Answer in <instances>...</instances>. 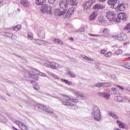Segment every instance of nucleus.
<instances>
[{"label":"nucleus","mask_w":130,"mask_h":130,"mask_svg":"<svg viewBox=\"0 0 130 130\" xmlns=\"http://www.w3.org/2000/svg\"><path fill=\"white\" fill-rule=\"evenodd\" d=\"M111 91L113 92L114 94H117V93H118V90H117V89H116V88L115 87H112Z\"/></svg>","instance_id":"37"},{"label":"nucleus","mask_w":130,"mask_h":130,"mask_svg":"<svg viewBox=\"0 0 130 130\" xmlns=\"http://www.w3.org/2000/svg\"><path fill=\"white\" fill-rule=\"evenodd\" d=\"M74 11L75 9L74 7L69 8L67 13H65L64 11H61L59 9H55L54 11V14L56 16H63V17L65 18V19H70V18H71V16L73 15V13H74Z\"/></svg>","instance_id":"2"},{"label":"nucleus","mask_w":130,"mask_h":130,"mask_svg":"<svg viewBox=\"0 0 130 130\" xmlns=\"http://www.w3.org/2000/svg\"><path fill=\"white\" fill-rule=\"evenodd\" d=\"M49 4H53L55 0H48Z\"/></svg>","instance_id":"50"},{"label":"nucleus","mask_w":130,"mask_h":130,"mask_svg":"<svg viewBox=\"0 0 130 130\" xmlns=\"http://www.w3.org/2000/svg\"><path fill=\"white\" fill-rule=\"evenodd\" d=\"M123 99H127V98H126V96H123Z\"/></svg>","instance_id":"58"},{"label":"nucleus","mask_w":130,"mask_h":130,"mask_svg":"<svg viewBox=\"0 0 130 130\" xmlns=\"http://www.w3.org/2000/svg\"><path fill=\"white\" fill-rule=\"evenodd\" d=\"M74 94L78 97H80L81 95L82 94V93L79 91H75Z\"/></svg>","instance_id":"44"},{"label":"nucleus","mask_w":130,"mask_h":130,"mask_svg":"<svg viewBox=\"0 0 130 130\" xmlns=\"http://www.w3.org/2000/svg\"><path fill=\"white\" fill-rule=\"evenodd\" d=\"M20 5L25 8H29L30 7V3L27 0H21L20 1Z\"/></svg>","instance_id":"17"},{"label":"nucleus","mask_w":130,"mask_h":130,"mask_svg":"<svg viewBox=\"0 0 130 130\" xmlns=\"http://www.w3.org/2000/svg\"><path fill=\"white\" fill-rule=\"evenodd\" d=\"M16 124L18 125L19 127L21 128L22 130H27V126L25 125L23 123L20 122V121H16Z\"/></svg>","instance_id":"16"},{"label":"nucleus","mask_w":130,"mask_h":130,"mask_svg":"<svg viewBox=\"0 0 130 130\" xmlns=\"http://www.w3.org/2000/svg\"><path fill=\"white\" fill-rule=\"evenodd\" d=\"M98 21L100 23H104V22H105V19H104V17L103 16H100L98 18Z\"/></svg>","instance_id":"31"},{"label":"nucleus","mask_w":130,"mask_h":130,"mask_svg":"<svg viewBox=\"0 0 130 130\" xmlns=\"http://www.w3.org/2000/svg\"><path fill=\"white\" fill-rule=\"evenodd\" d=\"M34 70H35L36 72H38V73H37V75H38L39 76H42V77H47V75H46V74L41 72L40 71H38L37 69H34Z\"/></svg>","instance_id":"28"},{"label":"nucleus","mask_w":130,"mask_h":130,"mask_svg":"<svg viewBox=\"0 0 130 130\" xmlns=\"http://www.w3.org/2000/svg\"><path fill=\"white\" fill-rule=\"evenodd\" d=\"M68 2L67 1L66 2L63 1H61L59 3V6H60V9L61 10H63V12L64 13H67L68 11V9H69V7L68 6Z\"/></svg>","instance_id":"9"},{"label":"nucleus","mask_w":130,"mask_h":130,"mask_svg":"<svg viewBox=\"0 0 130 130\" xmlns=\"http://www.w3.org/2000/svg\"><path fill=\"white\" fill-rule=\"evenodd\" d=\"M124 30L128 31L127 33H130V23L127 24V26L124 28Z\"/></svg>","instance_id":"32"},{"label":"nucleus","mask_w":130,"mask_h":130,"mask_svg":"<svg viewBox=\"0 0 130 130\" xmlns=\"http://www.w3.org/2000/svg\"><path fill=\"white\" fill-rule=\"evenodd\" d=\"M3 3V0H0V4H2Z\"/></svg>","instance_id":"59"},{"label":"nucleus","mask_w":130,"mask_h":130,"mask_svg":"<svg viewBox=\"0 0 130 130\" xmlns=\"http://www.w3.org/2000/svg\"><path fill=\"white\" fill-rule=\"evenodd\" d=\"M94 37H102V35H94Z\"/></svg>","instance_id":"53"},{"label":"nucleus","mask_w":130,"mask_h":130,"mask_svg":"<svg viewBox=\"0 0 130 130\" xmlns=\"http://www.w3.org/2000/svg\"><path fill=\"white\" fill-rule=\"evenodd\" d=\"M53 42H54L55 43V44H63V42L61 40H60L59 39H54L53 40Z\"/></svg>","instance_id":"27"},{"label":"nucleus","mask_w":130,"mask_h":130,"mask_svg":"<svg viewBox=\"0 0 130 130\" xmlns=\"http://www.w3.org/2000/svg\"><path fill=\"white\" fill-rule=\"evenodd\" d=\"M122 54V50H117L114 53V54H116V55H119L120 54Z\"/></svg>","instance_id":"34"},{"label":"nucleus","mask_w":130,"mask_h":130,"mask_svg":"<svg viewBox=\"0 0 130 130\" xmlns=\"http://www.w3.org/2000/svg\"><path fill=\"white\" fill-rule=\"evenodd\" d=\"M44 66L49 68V69H52V70H58V69H62V66L61 65L54 62L47 61L46 62L44 63Z\"/></svg>","instance_id":"5"},{"label":"nucleus","mask_w":130,"mask_h":130,"mask_svg":"<svg viewBox=\"0 0 130 130\" xmlns=\"http://www.w3.org/2000/svg\"><path fill=\"white\" fill-rule=\"evenodd\" d=\"M80 98H81V99H82V100H85V99H86V98L85 97V96H84V94L82 93L80 95Z\"/></svg>","instance_id":"49"},{"label":"nucleus","mask_w":130,"mask_h":130,"mask_svg":"<svg viewBox=\"0 0 130 130\" xmlns=\"http://www.w3.org/2000/svg\"><path fill=\"white\" fill-rule=\"evenodd\" d=\"M66 2L71 6H78V1L77 0H66Z\"/></svg>","instance_id":"20"},{"label":"nucleus","mask_w":130,"mask_h":130,"mask_svg":"<svg viewBox=\"0 0 130 130\" xmlns=\"http://www.w3.org/2000/svg\"><path fill=\"white\" fill-rule=\"evenodd\" d=\"M0 121H2V122H7V119L5 116H3L0 115Z\"/></svg>","instance_id":"33"},{"label":"nucleus","mask_w":130,"mask_h":130,"mask_svg":"<svg viewBox=\"0 0 130 130\" xmlns=\"http://www.w3.org/2000/svg\"><path fill=\"white\" fill-rule=\"evenodd\" d=\"M63 98V100L62 101V104L65 106H73L74 104L70 102H74V103H78V99H74L73 98H70L68 95H65L64 94H61ZM70 101V102H69Z\"/></svg>","instance_id":"3"},{"label":"nucleus","mask_w":130,"mask_h":130,"mask_svg":"<svg viewBox=\"0 0 130 130\" xmlns=\"http://www.w3.org/2000/svg\"><path fill=\"white\" fill-rule=\"evenodd\" d=\"M106 17L108 21L110 22H113L115 19V17H116V14L113 11H108L106 13Z\"/></svg>","instance_id":"7"},{"label":"nucleus","mask_w":130,"mask_h":130,"mask_svg":"<svg viewBox=\"0 0 130 130\" xmlns=\"http://www.w3.org/2000/svg\"><path fill=\"white\" fill-rule=\"evenodd\" d=\"M114 99L115 101H116L117 102H123V99L120 96H115Z\"/></svg>","instance_id":"23"},{"label":"nucleus","mask_w":130,"mask_h":130,"mask_svg":"<svg viewBox=\"0 0 130 130\" xmlns=\"http://www.w3.org/2000/svg\"><path fill=\"white\" fill-rule=\"evenodd\" d=\"M81 57H82V58H84V59H85V60H88V61H94V59L89 58V57H87V56L85 55H81Z\"/></svg>","instance_id":"26"},{"label":"nucleus","mask_w":130,"mask_h":130,"mask_svg":"<svg viewBox=\"0 0 130 130\" xmlns=\"http://www.w3.org/2000/svg\"><path fill=\"white\" fill-rule=\"evenodd\" d=\"M66 75L70 77V78H76L77 77V74L71 71H68Z\"/></svg>","instance_id":"21"},{"label":"nucleus","mask_w":130,"mask_h":130,"mask_svg":"<svg viewBox=\"0 0 130 130\" xmlns=\"http://www.w3.org/2000/svg\"><path fill=\"white\" fill-rule=\"evenodd\" d=\"M128 58L129 59H130V57H128Z\"/></svg>","instance_id":"61"},{"label":"nucleus","mask_w":130,"mask_h":130,"mask_svg":"<svg viewBox=\"0 0 130 130\" xmlns=\"http://www.w3.org/2000/svg\"><path fill=\"white\" fill-rule=\"evenodd\" d=\"M109 32V29L108 28H104L103 31V33H104V34H108Z\"/></svg>","instance_id":"43"},{"label":"nucleus","mask_w":130,"mask_h":130,"mask_svg":"<svg viewBox=\"0 0 130 130\" xmlns=\"http://www.w3.org/2000/svg\"><path fill=\"white\" fill-rule=\"evenodd\" d=\"M127 39V36L125 34L120 33L118 35V40L120 41H125Z\"/></svg>","instance_id":"13"},{"label":"nucleus","mask_w":130,"mask_h":130,"mask_svg":"<svg viewBox=\"0 0 130 130\" xmlns=\"http://www.w3.org/2000/svg\"><path fill=\"white\" fill-rule=\"evenodd\" d=\"M41 13H47V14H51L52 8L51 7L45 4L41 8Z\"/></svg>","instance_id":"8"},{"label":"nucleus","mask_w":130,"mask_h":130,"mask_svg":"<svg viewBox=\"0 0 130 130\" xmlns=\"http://www.w3.org/2000/svg\"><path fill=\"white\" fill-rule=\"evenodd\" d=\"M118 18L120 19V20H123V21H126L127 18H126V15L124 13H119L117 15Z\"/></svg>","instance_id":"18"},{"label":"nucleus","mask_w":130,"mask_h":130,"mask_svg":"<svg viewBox=\"0 0 130 130\" xmlns=\"http://www.w3.org/2000/svg\"><path fill=\"white\" fill-rule=\"evenodd\" d=\"M97 16H98V13L96 11H94L89 16V20L92 22V21H95L96 18H97Z\"/></svg>","instance_id":"14"},{"label":"nucleus","mask_w":130,"mask_h":130,"mask_svg":"<svg viewBox=\"0 0 130 130\" xmlns=\"http://www.w3.org/2000/svg\"><path fill=\"white\" fill-rule=\"evenodd\" d=\"M45 2H46V0H36V4L38 6H42Z\"/></svg>","instance_id":"24"},{"label":"nucleus","mask_w":130,"mask_h":130,"mask_svg":"<svg viewBox=\"0 0 130 130\" xmlns=\"http://www.w3.org/2000/svg\"><path fill=\"white\" fill-rule=\"evenodd\" d=\"M113 22H117V23H119L120 22V18H116V16H115V19H113Z\"/></svg>","instance_id":"41"},{"label":"nucleus","mask_w":130,"mask_h":130,"mask_svg":"<svg viewBox=\"0 0 130 130\" xmlns=\"http://www.w3.org/2000/svg\"><path fill=\"white\" fill-rule=\"evenodd\" d=\"M35 109H37V108H38L39 110H42L43 111H45V112H46V113H48V114H53V113H54L53 112V110H52L51 108L47 106H44L41 104H38L35 106Z\"/></svg>","instance_id":"6"},{"label":"nucleus","mask_w":130,"mask_h":130,"mask_svg":"<svg viewBox=\"0 0 130 130\" xmlns=\"http://www.w3.org/2000/svg\"><path fill=\"white\" fill-rule=\"evenodd\" d=\"M106 50L103 49L101 51V54H105V52H106Z\"/></svg>","instance_id":"47"},{"label":"nucleus","mask_w":130,"mask_h":130,"mask_svg":"<svg viewBox=\"0 0 130 130\" xmlns=\"http://www.w3.org/2000/svg\"><path fill=\"white\" fill-rule=\"evenodd\" d=\"M79 32H84L85 31V29H84V28H79Z\"/></svg>","instance_id":"52"},{"label":"nucleus","mask_w":130,"mask_h":130,"mask_svg":"<svg viewBox=\"0 0 130 130\" xmlns=\"http://www.w3.org/2000/svg\"><path fill=\"white\" fill-rule=\"evenodd\" d=\"M117 87H118V88H119V89H120L121 90H124V88H123L122 86H121L120 85H116Z\"/></svg>","instance_id":"51"},{"label":"nucleus","mask_w":130,"mask_h":130,"mask_svg":"<svg viewBox=\"0 0 130 130\" xmlns=\"http://www.w3.org/2000/svg\"><path fill=\"white\" fill-rule=\"evenodd\" d=\"M28 76L29 78L34 79L35 81H37L38 79H39V77H38L37 75H36L35 73L33 72V71H30L28 72Z\"/></svg>","instance_id":"15"},{"label":"nucleus","mask_w":130,"mask_h":130,"mask_svg":"<svg viewBox=\"0 0 130 130\" xmlns=\"http://www.w3.org/2000/svg\"><path fill=\"white\" fill-rule=\"evenodd\" d=\"M103 82L94 84V87H98V88H101V87H103Z\"/></svg>","instance_id":"36"},{"label":"nucleus","mask_w":130,"mask_h":130,"mask_svg":"<svg viewBox=\"0 0 130 130\" xmlns=\"http://www.w3.org/2000/svg\"><path fill=\"white\" fill-rule=\"evenodd\" d=\"M98 95L100 96V97H103L104 98H105V99H107V100H109L110 98V94L108 93H105L104 92H98Z\"/></svg>","instance_id":"12"},{"label":"nucleus","mask_w":130,"mask_h":130,"mask_svg":"<svg viewBox=\"0 0 130 130\" xmlns=\"http://www.w3.org/2000/svg\"><path fill=\"white\" fill-rule=\"evenodd\" d=\"M61 81L62 82H63V83H65V84H67V85H72V82L69 81L68 80H66V79H61Z\"/></svg>","instance_id":"30"},{"label":"nucleus","mask_w":130,"mask_h":130,"mask_svg":"<svg viewBox=\"0 0 130 130\" xmlns=\"http://www.w3.org/2000/svg\"><path fill=\"white\" fill-rule=\"evenodd\" d=\"M50 75L52 76L53 77V78H54V79H58V78L57 77V76H56V75H54L52 73H50Z\"/></svg>","instance_id":"46"},{"label":"nucleus","mask_w":130,"mask_h":130,"mask_svg":"<svg viewBox=\"0 0 130 130\" xmlns=\"http://www.w3.org/2000/svg\"><path fill=\"white\" fill-rule=\"evenodd\" d=\"M32 42L35 44H38V45H47L49 44L47 42L41 40H32Z\"/></svg>","instance_id":"10"},{"label":"nucleus","mask_w":130,"mask_h":130,"mask_svg":"<svg viewBox=\"0 0 130 130\" xmlns=\"http://www.w3.org/2000/svg\"><path fill=\"white\" fill-rule=\"evenodd\" d=\"M117 123L120 128H124L125 127V124L120 121L117 120Z\"/></svg>","instance_id":"25"},{"label":"nucleus","mask_w":130,"mask_h":130,"mask_svg":"<svg viewBox=\"0 0 130 130\" xmlns=\"http://www.w3.org/2000/svg\"><path fill=\"white\" fill-rule=\"evenodd\" d=\"M91 116L95 121H100L101 120V112H100V109L98 106H93Z\"/></svg>","instance_id":"4"},{"label":"nucleus","mask_w":130,"mask_h":130,"mask_svg":"<svg viewBox=\"0 0 130 130\" xmlns=\"http://www.w3.org/2000/svg\"><path fill=\"white\" fill-rule=\"evenodd\" d=\"M34 89H35V90H39V89H40V87L38 84H36L34 85Z\"/></svg>","instance_id":"40"},{"label":"nucleus","mask_w":130,"mask_h":130,"mask_svg":"<svg viewBox=\"0 0 130 130\" xmlns=\"http://www.w3.org/2000/svg\"><path fill=\"white\" fill-rule=\"evenodd\" d=\"M94 3H95V1L93 0H89L88 1H87L84 5V10L86 11H87V10H89L92 5H93V4H94Z\"/></svg>","instance_id":"11"},{"label":"nucleus","mask_w":130,"mask_h":130,"mask_svg":"<svg viewBox=\"0 0 130 130\" xmlns=\"http://www.w3.org/2000/svg\"><path fill=\"white\" fill-rule=\"evenodd\" d=\"M104 56H105V57L110 58L111 56H112V53L110 52H109L104 54Z\"/></svg>","instance_id":"35"},{"label":"nucleus","mask_w":130,"mask_h":130,"mask_svg":"<svg viewBox=\"0 0 130 130\" xmlns=\"http://www.w3.org/2000/svg\"><path fill=\"white\" fill-rule=\"evenodd\" d=\"M5 36H6V37H9L12 40H16L17 39V36L14 35L11 32H5Z\"/></svg>","instance_id":"19"},{"label":"nucleus","mask_w":130,"mask_h":130,"mask_svg":"<svg viewBox=\"0 0 130 130\" xmlns=\"http://www.w3.org/2000/svg\"><path fill=\"white\" fill-rule=\"evenodd\" d=\"M88 35H89V36H95V35H93L92 34H89Z\"/></svg>","instance_id":"56"},{"label":"nucleus","mask_w":130,"mask_h":130,"mask_svg":"<svg viewBox=\"0 0 130 130\" xmlns=\"http://www.w3.org/2000/svg\"><path fill=\"white\" fill-rule=\"evenodd\" d=\"M128 102H129V103H130V100H128Z\"/></svg>","instance_id":"60"},{"label":"nucleus","mask_w":130,"mask_h":130,"mask_svg":"<svg viewBox=\"0 0 130 130\" xmlns=\"http://www.w3.org/2000/svg\"><path fill=\"white\" fill-rule=\"evenodd\" d=\"M101 3H104L106 0H99Z\"/></svg>","instance_id":"54"},{"label":"nucleus","mask_w":130,"mask_h":130,"mask_svg":"<svg viewBox=\"0 0 130 130\" xmlns=\"http://www.w3.org/2000/svg\"><path fill=\"white\" fill-rule=\"evenodd\" d=\"M123 68H124L125 69H127L128 70H130V66L129 64H124L122 66Z\"/></svg>","instance_id":"42"},{"label":"nucleus","mask_w":130,"mask_h":130,"mask_svg":"<svg viewBox=\"0 0 130 130\" xmlns=\"http://www.w3.org/2000/svg\"><path fill=\"white\" fill-rule=\"evenodd\" d=\"M28 39L32 40V41L33 42V40H34V39H33V34H32V33H28Z\"/></svg>","instance_id":"38"},{"label":"nucleus","mask_w":130,"mask_h":130,"mask_svg":"<svg viewBox=\"0 0 130 130\" xmlns=\"http://www.w3.org/2000/svg\"><path fill=\"white\" fill-rule=\"evenodd\" d=\"M112 37L113 38H114V39L118 40V35L117 36L114 35V36H112Z\"/></svg>","instance_id":"48"},{"label":"nucleus","mask_w":130,"mask_h":130,"mask_svg":"<svg viewBox=\"0 0 130 130\" xmlns=\"http://www.w3.org/2000/svg\"><path fill=\"white\" fill-rule=\"evenodd\" d=\"M70 40H71V41H74V38H70Z\"/></svg>","instance_id":"55"},{"label":"nucleus","mask_w":130,"mask_h":130,"mask_svg":"<svg viewBox=\"0 0 130 130\" xmlns=\"http://www.w3.org/2000/svg\"><path fill=\"white\" fill-rule=\"evenodd\" d=\"M20 29H21L20 25H18L14 28V31H19V30H20Z\"/></svg>","instance_id":"39"},{"label":"nucleus","mask_w":130,"mask_h":130,"mask_svg":"<svg viewBox=\"0 0 130 130\" xmlns=\"http://www.w3.org/2000/svg\"><path fill=\"white\" fill-rule=\"evenodd\" d=\"M94 9H95L96 10H100L102 9H104L105 8V6L102 5V4H96L94 5Z\"/></svg>","instance_id":"22"},{"label":"nucleus","mask_w":130,"mask_h":130,"mask_svg":"<svg viewBox=\"0 0 130 130\" xmlns=\"http://www.w3.org/2000/svg\"><path fill=\"white\" fill-rule=\"evenodd\" d=\"M103 84H104V85H103V87H104V88H107L108 87H111V85H107V83H104L103 82Z\"/></svg>","instance_id":"45"},{"label":"nucleus","mask_w":130,"mask_h":130,"mask_svg":"<svg viewBox=\"0 0 130 130\" xmlns=\"http://www.w3.org/2000/svg\"><path fill=\"white\" fill-rule=\"evenodd\" d=\"M108 4L111 6V9H115L118 11H125L127 5L124 3H120L119 0H108Z\"/></svg>","instance_id":"1"},{"label":"nucleus","mask_w":130,"mask_h":130,"mask_svg":"<svg viewBox=\"0 0 130 130\" xmlns=\"http://www.w3.org/2000/svg\"><path fill=\"white\" fill-rule=\"evenodd\" d=\"M109 114L110 116H111L114 119H118V117H117L116 114H115V113H114V112H110Z\"/></svg>","instance_id":"29"},{"label":"nucleus","mask_w":130,"mask_h":130,"mask_svg":"<svg viewBox=\"0 0 130 130\" xmlns=\"http://www.w3.org/2000/svg\"><path fill=\"white\" fill-rule=\"evenodd\" d=\"M124 55H128V56H130V54L127 53V54H124Z\"/></svg>","instance_id":"57"}]
</instances>
